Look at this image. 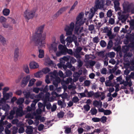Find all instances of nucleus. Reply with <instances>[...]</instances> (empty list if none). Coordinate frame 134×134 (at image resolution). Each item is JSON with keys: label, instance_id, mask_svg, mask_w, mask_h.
Segmentation results:
<instances>
[{"label": "nucleus", "instance_id": "a19ab883", "mask_svg": "<svg viewBox=\"0 0 134 134\" xmlns=\"http://www.w3.org/2000/svg\"><path fill=\"white\" fill-rule=\"evenodd\" d=\"M65 76L68 77L70 76L72 74V73L71 71L70 70H68L66 71L65 72Z\"/></svg>", "mask_w": 134, "mask_h": 134}, {"label": "nucleus", "instance_id": "c9c22d12", "mask_svg": "<svg viewBox=\"0 0 134 134\" xmlns=\"http://www.w3.org/2000/svg\"><path fill=\"white\" fill-rule=\"evenodd\" d=\"M64 113L63 111H61L58 113L57 114L58 117L59 118H63L64 115Z\"/></svg>", "mask_w": 134, "mask_h": 134}, {"label": "nucleus", "instance_id": "37998d69", "mask_svg": "<svg viewBox=\"0 0 134 134\" xmlns=\"http://www.w3.org/2000/svg\"><path fill=\"white\" fill-rule=\"evenodd\" d=\"M113 46V42L111 41H109L108 44L107 48L108 49L110 48Z\"/></svg>", "mask_w": 134, "mask_h": 134}, {"label": "nucleus", "instance_id": "f03ea898", "mask_svg": "<svg viewBox=\"0 0 134 134\" xmlns=\"http://www.w3.org/2000/svg\"><path fill=\"white\" fill-rule=\"evenodd\" d=\"M134 6V4L132 2H130L127 1H125L122 4L123 9V14L121 15L119 12L118 14L119 16L118 18L119 21L122 23H125L129 15V13L131 12V9Z\"/></svg>", "mask_w": 134, "mask_h": 134}, {"label": "nucleus", "instance_id": "6e6552de", "mask_svg": "<svg viewBox=\"0 0 134 134\" xmlns=\"http://www.w3.org/2000/svg\"><path fill=\"white\" fill-rule=\"evenodd\" d=\"M99 0H96L95 6L97 8L102 9L104 6L105 1L104 0H101L100 1Z\"/></svg>", "mask_w": 134, "mask_h": 134}, {"label": "nucleus", "instance_id": "7ed1b4c3", "mask_svg": "<svg viewBox=\"0 0 134 134\" xmlns=\"http://www.w3.org/2000/svg\"><path fill=\"white\" fill-rule=\"evenodd\" d=\"M84 14L82 13H80L76 18V21L75 23V33H77L79 30L80 26L83 25L84 23L85 19L83 20L82 19Z\"/></svg>", "mask_w": 134, "mask_h": 134}, {"label": "nucleus", "instance_id": "dca6fc26", "mask_svg": "<svg viewBox=\"0 0 134 134\" xmlns=\"http://www.w3.org/2000/svg\"><path fill=\"white\" fill-rule=\"evenodd\" d=\"M19 49L18 48H16L14 50V59L15 61L18 60L19 56Z\"/></svg>", "mask_w": 134, "mask_h": 134}, {"label": "nucleus", "instance_id": "2eb2a0df", "mask_svg": "<svg viewBox=\"0 0 134 134\" xmlns=\"http://www.w3.org/2000/svg\"><path fill=\"white\" fill-rule=\"evenodd\" d=\"M57 44L55 42H53L51 44L49 47L50 51L53 50L54 52H56L57 50Z\"/></svg>", "mask_w": 134, "mask_h": 134}, {"label": "nucleus", "instance_id": "393cba45", "mask_svg": "<svg viewBox=\"0 0 134 134\" xmlns=\"http://www.w3.org/2000/svg\"><path fill=\"white\" fill-rule=\"evenodd\" d=\"M3 26L5 28H8L9 29L11 30L12 29V27L10 26L9 24L6 23H3L2 24Z\"/></svg>", "mask_w": 134, "mask_h": 134}, {"label": "nucleus", "instance_id": "f257e3e1", "mask_svg": "<svg viewBox=\"0 0 134 134\" xmlns=\"http://www.w3.org/2000/svg\"><path fill=\"white\" fill-rule=\"evenodd\" d=\"M44 26V25H42L39 27L35 32L34 35L33 36V39L38 44L39 48H42L44 46V40L46 38V32H44L42 35L41 34Z\"/></svg>", "mask_w": 134, "mask_h": 134}, {"label": "nucleus", "instance_id": "338daca9", "mask_svg": "<svg viewBox=\"0 0 134 134\" xmlns=\"http://www.w3.org/2000/svg\"><path fill=\"white\" fill-rule=\"evenodd\" d=\"M65 41L67 42H69V43H71L72 41L71 38L70 37H68L65 39Z\"/></svg>", "mask_w": 134, "mask_h": 134}, {"label": "nucleus", "instance_id": "ea45409f", "mask_svg": "<svg viewBox=\"0 0 134 134\" xmlns=\"http://www.w3.org/2000/svg\"><path fill=\"white\" fill-rule=\"evenodd\" d=\"M115 53L113 52H109L108 54V57L111 58H114L115 57Z\"/></svg>", "mask_w": 134, "mask_h": 134}, {"label": "nucleus", "instance_id": "bf43d9fd", "mask_svg": "<svg viewBox=\"0 0 134 134\" xmlns=\"http://www.w3.org/2000/svg\"><path fill=\"white\" fill-rule=\"evenodd\" d=\"M107 71V70L106 68H104L102 69L101 70V72L103 74H106Z\"/></svg>", "mask_w": 134, "mask_h": 134}, {"label": "nucleus", "instance_id": "4d7b16f0", "mask_svg": "<svg viewBox=\"0 0 134 134\" xmlns=\"http://www.w3.org/2000/svg\"><path fill=\"white\" fill-rule=\"evenodd\" d=\"M44 125L42 124H40L38 127V130L39 131L42 130L44 128Z\"/></svg>", "mask_w": 134, "mask_h": 134}, {"label": "nucleus", "instance_id": "7c9ffc66", "mask_svg": "<svg viewBox=\"0 0 134 134\" xmlns=\"http://www.w3.org/2000/svg\"><path fill=\"white\" fill-rule=\"evenodd\" d=\"M36 81V80L35 79H32L30 81L28 86L29 87L32 86L34 84Z\"/></svg>", "mask_w": 134, "mask_h": 134}, {"label": "nucleus", "instance_id": "13d9d810", "mask_svg": "<svg viewBox=\"0 0 134 134\" xmlns=\"http://www.w3.org/2000/svg\"><path fill=\"white\" fill-rule=\"evenodd\" d=\"M6 20V19L3 16H1L0 18V22L1 23L5 22Z\"/></svg>", "mask_w": 134, "mask_h": 134}, {"label": "nucleus", "instance_id": "c85d7f7f", "mask_svg": "<svg viewBox=\"0 0 134 134\" xmlns=\"http://www.w3.org/2000/svg\"><path fill=\"white\" fill-rule=\"evenodd\" d=\"M3 15L5 16L8 15L10 13V10L8 9H5L3 10Z\"/></svg>", "mask_w": 134, "mask_h": 134}, {"label": "nucleus", "instance_id": "5701e85b", "mask_svg": "<svg viewBox=\"0 0 134 134\" xmlns=\"http://www.w3.org/2000/svg\"><path fill=\"white\" fill-rule=\"evenodd\" d=\"M68 8V7H63L60 8L58 12L59 14L60 15L64 12H65L67 9Z\"/></svg>", "mask_w": 134, "mask_h": 134}, {"label": "nucleus", "instance_id": "cd10ccee", "mask_svg": "<svg viewBox=\"0 0 134 134\" xmlns=\"http://www.w3.org/2000/svg\"><path fill=\"white\" fill-rule=\"evenodd\" d=\"M38 101V100L37 99H35L33 101L31 104V107L33 109L35 108V107L36 103Z\"/></svg>", "mask_w": 134, "mask_h": 134}, {"label": "nucleus", "instance_id": "de8ad7c7", "mask_svg": "<svg viewBox=\"0 0 134 134\" xmlns=\"http://www.w3.org/2000/svg\"><path fill=\"white\" fill-rule=\"evenodd\" d=\"M105 83L106 86H112V84L110 80L106 81Z\"/></svg>", "mask_w": 134, "mask_h": 134}, {"label": "nucleus", "instance_id": "5fc2aeb1", "mask_svg": "<svg viewBox=\"0 0 134 134\" xmlns=\"http://www.w3.org/2000/svg\"><path fill=\"white\" fill-rule=\"evenodd\" d=\"M70 59V62L71 63L74 64L76 62V60L73 57H71Z\"/></svg>", "mask_w": 134, "mask_h": 134}, {"label": "nucleus", "instance_id": "6e6d98bb", "mask_svg": "<svg viewBox=\"0 0 134 134\" xmlns=\"http://www.w3.org/2000/svg\"><path fill=\"white\" fill-rule=\"evenodd\" d=\"M53 121V120H52L51 121H47V124L48 126V127H49L52 126V123H51Z\"/></svg>", "mask_w": 134, "mask_h": 134}, {"label": "nucleus", "instance_id": "20e7f679", "mask_svg": "<svg viewBox=\"0 0 134 134\" xmlns=\"http://www.w3.org/2000/svg\"><path fill=\"white\" fill-rule=\"evenodd\" d=\"M35 12V10L34 9H27L24 13V16L25 19L28 20L34 17Z\"/></svg>", "mask_w": 134, "mask_h": 134}, {"label": "nucleus", "instance_id": "774afa93", "mask_svg": "<svg viewBox=\"0 0 134 134\" xmlns=\"http://www.w3.org/2000/svg\"><path fill=\"white\" fill-rule=\"evenodd\" d=\"M109 24L112 25L114 23L115 20L114 19L112 18H110L109 20Z\"/></svg>", "mask_w": 134, "mask_h": 134}, {"label": "nucleus", "instance_id": "69168bd1", "mask_svg": "<svg viewBox=\"0 0 134 134\" xmlns=\"http://www.w3.org/2000/svg\"><path fill=\"white\" fill-rule=\"evenodd\" d=\"M82 48L81 47H78L76 48L75 52L77 53L80 52L82 50Z\"/></svg>", "mask_w": 134, "mask_h": 134}, {"label": "nucleus", "instance_id": "bb28decb", "mask_svg": "<svg viewBox=\"0 0 134 134\" xmlns=\"http://www.w3.org/2000/svg\"><path fill=\"white\" fill-rule=\"evenodd\" d=\"M72 39L75 46L77 47H78L79 45V43L77 42V38L74 35H73Z\"/></svg>", "mask_w": 134, "mask_h": 134}, {"label": "nucleus", "instance_id": "aec40b11", "mask_svg": "<svg viewBox=\"0 0 134 134\" xmlns=\"http://www.w3.org/2000/svg\"><path fill=\"white\" fill-rule=\"evenodd\" d=\"M61 80L59 77H57L56 78L55 80L53 81V84L55 86V87L57 88L58 84L60 82Z\"/></svg>", "mask_w": 134, "mask_h": 134}, {"label": "nucleus", "instance_id": "1a4fd4ad", "mask_svg": "<svg viewBox=\"0 0 134 134\" xmlns=\"http://www.w3.org/2000/svg\"><path fill=\"white\" fill-rule=\"evenodd\" d=\"M30 79V77L29 75L24 77L21 82V86L23 87L27 85Z\"/></svg>", "mask_w": 134, "mask_h": 134}, {"label": "nucleus", "instance_id": "6ab92c4d", "mask_svg": "<svg viewBox=\"0 0 134 134\" xmlns=\"http://www.w3.org/2000/svg\"><path fill=\"white\" fill-rule=\"evenodd\" d=\"M13 95V93L11 92H10L9 93H5L3 94V98L6 101V100L9 99L10 97H11Z\"/></svg>", "mask_w": 134, "mask_h": 134}, {"label": "nucleus", "instance_id": "ddd939ff", "mask_svg": "<svg viewBox=\"0 0 134 134\" xmlns=\"http://www.w3.org/2000/svg\"><path fill=\"white\" fill-rule=\"evenodd\" d=\"M93 104L95 107L100 108L102 105V102L100 100H96L93 102Z\"/></svg>", "mask_w": 134, "mask_h": 134}, {"label": "nucleus", "instance_id": "603ef678", "mask_svg": "<svg viewBox=\"0 0 134 134\" xmlns=\"http://www.w3.org/2000/svg\"><path fill=\"white\" fill-rule=\"evenodd\" d=\"M104 113L105 115H109L111 114V112L110 110H105Z\"/></svg>", "mask_w": 134, "mask_h": 134}, {"label": "nucleus", "instance_id": "a18cd8bd", "mask_svg": "<svg viewBox=\"0 0 134 134\" xmlns=\"http://www.w3.org/2000/svg\"><path fill=\"white\" fill-rule=\"evenodd\" d=\"M73 76L77 79V80L78 79L79 77L80 76V75L77 72H75L73 75Z\"/></svg>", "mask_w": 134, "mask_h": 134}, {"label": "nucleus", "instance_id": "72a5a7b5", "mask_svg": "<svg viewBox=\"0 0 134 134\" xmlns=\"http://www.w3.org/2000/svg\"><path fill=\"white\" fill-rule=\"evenodd\" d=\"M97 110L95 108H92L90 110L91 114L92 115H96L97 113Z\"/></svg>", "mask_w": 134, "mask_h": 134}, {"label": "nucleus", "instance_id": "052dcab7", "mask_svg": "<svg viewBox=\"0 0 134 134\" xmlns=\"http://www.w3.org/2000/svg\"><path fill=\"white\" fill-rule=\"evenodd\" d=\"M94 26L93 24H91L88 26V30L90 31H92L94 29Z\"/></svg>", "mask_w": 134, "mask_h": 134}, {"label": "nucleus", "instance_id": "4468645a", "mask_svg": "<svg viewBox=\"0 0 134 134\" xmlns=\"http://www.w3.org/2000/svg\"><path fill=\"white\" fill-rule=\"evenodd\" d=\"M70 58V55H66L60 59V63H63V64H64L65 63V62H68Z\"/></svg>", "mask_w": 134, "mask_h": 134}, {"label": "nucleus", "instance_id": "f3484780", "mask_svg": "<svg viewBox=\"0 0 134 134\" xmlns=\"http://www.w3.org/2000/svg\"><path fill=\"white\" fill-rule=\"evenodd\" d=\"M30 66L31 69H34L38 68L39 65L36 62H32L30 63Z\"/></svg>", "mask_w": 134, "mask_h": 134}, {"label": "nucleus", "instance_id": "f704fd0d", "mask_svg": "<svg viewBox=\"0 0 134 134\" xmlns=\"http://www.w3.org/2000/svg\"><path fill=\"white\" fill-rule=\"evenodd\" d=\"M100 44L102 47H104L106 46L107 44L105 41L102 40L100 42Z\"/></svg>", "mask_w": 134, "mask_h": 134}, {"label": "nucleus", "instance_id": "b1692460", "mask_svg": "<svg viewBox=\"0 0 134 134\" xmlns=\"http://www.w3.org/2000/svg\"><path fill=\"white\" fill-rule=\"evenodd\" d=\"M24 99L23 98H20L18 99L17 102L16 103L20 105L19 107H21L22 103L24 102Z\"/></svg>", "mask_w": 134, "mask_h": 134}, {"label": "nucleus", "instance_id": "4c0bfd02", "mask_svg": "<svg viewBox=\"0 0 134 134\" xmlns=\"http://www.w3.org/2000/svg\"><path fill=\"white\" fill-rule=\"evenodd\" d=\"M79 100V99L76 96L74 97L72 99V101L73 103H76L78 102Z\"/></svg>", "mask_w": 134, "mask_h": 134}, {"label": "nucleus", "instance_id": "49530a36", "mask_svg": "<svg viewBox=\"0 0 134 134\" xmlns=\"http://www.w3.org/2000/svg\"><path fill=\"white\" fill-rule=\"evenodd\" d=\"M95 23L96 24V27L97 29H99L102 25L100 22L97 23L96 22H95Z\"/></svg>", "mask_w": 134, "mask_h": 134}, {"label": "nucleus", "instance_id": "39448f33", "mask_svg": "<svg viewBox=\"0 0 134 134\" xmlns=\"http://www.w3.org/2000/svg\"><path fill=\"white\" fill-rule=\"evenodd\" d=\"M50 96V94L49 92H47L44 96V94L42 92L39 93L37 97L42 99L43 101V103H46L47 102H49V101Z\"/></svg>", "mask_w": 134, "mask_h": 134}, {"label": "nucleus", "instance_id": "0e129e2a", "mask_svg": "<svg viewBox=\"0 0 134 134\" xmlns=\"http://www.w3.org/2000/svg\"><path fill=\"white\" fill-rule=\"evenodd\" d=\"M25 131L24 128L23 127H20L19 129V133H22Z\"/></svg>", "mask_w": 134, "mask_h": 134}, {"label": "nucleus", "instance_id": "423d86ee", "mask_svg": "<svg viewBox=\"0 0 134 134\" xmlns=\"http://www.w3.org/2000/svg\"><path fill=\"white\" fill-rule=\"evenodd\" d=\"M74 23L73 22H71L69 26L66 25L65 28V31L66 32V35H71L72 34V32L74 28Z\"/></svg>", "mask_w": 134, "mask_h": 134}, {"label": "nucleus", "instance_id": "c756f323", "mask_svg": "<svg viewBox=\"0 0 134 134\" xmlns=\"http://www.w3.org/2000/svg\"><path fill=\"white\" fill-rule=\"evenodd\" d=\"M123 84L125 86H127L128 85L129 87H130L132 85V82L131 81L128 82L125 81L124 82Z\"/></svg>", "mask_w": 134, "mask_h": 134}, {"label": "nucleus", "instance_id": "864d4df0", "mask_svg": "<svg viewBox=\"0 0 134 134\" xmlns=\"http://www.w3.org/2000/svg\"><path fill=\"white\" fill-rule=\"evenodd\" d=\"M83 108L85 111H87L90 110V107L88 105L86 104L83 106Z\"/></svg>", "mask_w": 134, "mask_h": 134}, {"label": "nucleus", "instance_id": "58836bf2", "mask_svg": "<svg viewBox=\"0 0 134 134\" xmlns=\"http://www.w3.org/2000/svg\"><path fill=\"white\" fill-rule=\"evenodd\" d=\"M18 128L17 127L14 126L12 129V132L13 134H16L17 132Z\"/></svg>", "mask_w": 134, "mask_h": 134}, {"label": "nucleus", "instance_id": "9d476101", "mask_svg": "<svg viewBox=\"0 0 134 134\" xmlns=\"http://www.w3.org/2000/svg\"><path fill=\"white\" fill-rule=\"evenodd\" d=\"M16 114L18 116H23V113L22 107L20 106L19 108H17L16 111Z\"/></svg>", "mask_w": 134, "mask_h": 134}, {"label": "nucleus", "instance_id": "8fccbe9b", "mask_svg": "<svg viewBox=\"0 0 134 134\" xmlns=\"http://www.w3.org/2000/svg\"><path fill=\"white\" fill-rule=\"evenodd\" d=\"M92 120L94 122H97L100 121V119L98 118L94 117L92 118Z\"/></svg>", "mask_w": 134, "mask_h": 134}, {"label": "nucleus", "instance_id": "473e14b6", "mask_svg": "<svg viewBox=\"0 0 134 134\" xmlns=\"http://www.w3.org/2000/svg\"><path fill=\"white\" fill-rule=\"evenodd\" d=\"M46 106V108L48 110L51 109V105L50 103L48 102H47L46 103H43Z\"/></svg>", "mask_w": 134, "mask_h": 134}, {"label": "nucleus", "instance_id": "a211bd4d", "mask_svg": "<svg viewBox=\"0 0 134 134\" xmlns=\"http://www.w3.org/2000/svg\"><path fill=\"white\" fill-rule=\"evenodd\" d=\"M26 129L25 131L27 134H32L33 131V128L31 126H26Z\"/></svg>", "mask_w": 134, "mask_h": 134}, {"label": "nucleus", "instance_id": "c03bdc74", "mask_svg": "<svg viewBox=\"0 0 134 134\" xmlns=\"http://www.w3.org/2000/svg\"><path fill=\"white\" fill-rule=\"evenodd\" d=\"M100 119V121L103 123L106 122L107 120V117L105 116H103Z\"/></svg>", "mask_w": 134, "mask_h": 134}, {"label": "nucleus", "instance_id": "79ce46f5", "mask_svg": "<svg viewBox=\"0 0 134 134\" xmlns=\"http://www.w3.org/2000/svg\"><path fill=\"white\" fill-rule=\"evenodd\" d=\"M50 71L49 69L47 67L43 69L42 70V71L44 74H46Z\"/></svg>", "mask_w": 134, "mask_h": 134}, {"label": "nucleus", "instance_id": "e433bc0d", "mask_svg": "<svg viewBox=\"0 0 134 134\" xmlns=\"http://www.w3.org/2000/svg\"><path fill=\"white\" fill-rule=\"evenodd\" d=\"M94 12H91V13L89 14L88 15V18L89 19H91L93 17L96 11V9H94Z\"/></svg>", "mask_w": 134, "mask_h": 134}, {"label": "nucleus", "instance_id": "680f3d73", "mask_svg": "<svg viewBox=\"0 0 134 134\" xmlns=\"http://www.w3.org/2000/svg\"><path fill=\"white\" fill-rule=\"evenodd\" d=\"M51 110L52 112L54 111L57 109V106L55 104H53V106L51 107Z\"/></svg>", "mask_w": 134, "mask_h": 134}, {"label": "nucleus", "instance_id": "9b49d317", "mask_svg": "<svg viewBox=\"0 0 134 134\" xmlns=\"http://www.w3.org/2000/svg\"><path fill=\"white\" fill-rule=\"evenodd\" d=\"M120 0H114L113 1L114 5V8L116 11H117L120 9V3L119 1Z\"/></svg>", "mask_w": 134, "mask_h": 134}, {"label": "nucleus", "instance_id": "0eeeda50", "mask_svg": "<svg viewBox=\"0 0 134 134\" xmlns=\"http://www.w3.org/2000/svg\"><path fill=\"white\" fill-rule=\"evenodd\" d=\"M5 100L3 98H2L0 100V107H2V109L5 111H8L10 107L7 104H6Z\"/></svg>", "mask_w": 134, "mask_h": 134}, {"label": "nucleus", "instance_id": "4be33fe9", "mask_svg": "<svg viewBox=\"0 0 134 134\" xmlns=\"http://www.w3.org/2000/svg\"><path fill=\"white\" fill-rule=\"evenodd\" d=\"M39 54L38 57L39 58H43L44 55V51L43 50L41 49H39L38 50Z\"/></svg>", "mask_w": 134, "mask_h": 134}, {"label": "nucleus", "instance_id": "a878e982", "mask_svg": "<svg viewBox=\"0 0 134 134\" xmlns=\"http://www.w3.org/2000/svg\"><path fill=\"white\" fill-rule=\"evenodd\" d=\"M23 69L24 70L26 73H29V69L28 66L27 64L24 65L23 66Z\"/></svg>", "mask_w": 134, "mask_h": 134}, {"label": "nucleus", "instance_id": "e2e57ef3", "mask_svg": "<svg viewBox=\"0 0 134 134\" xmlns=\"http://www.w3.org/2000/svg\"><path fill=\"white\" fill-rule=\"evenodd\" d=\"M77 62L78 63V66L79 67H81L83 64V63L80 59L78 60Z\"/></svg>", "mask_w": 134, "mask_h": 134}, {"label": "nucleus", "instance_id": "f8f14e48", "mask_svg": "<svg viewBox=\"0 0 134 134\" xmlns=\"http://www.w3.org/2000/svg\"><path fill=\"white\" fill-rule=\"evenodd\" d=\"M58 48L60 50H61L62 53L64 54L66 53V49H67L66 46L65 44L64 46L60 44L58 46Z\"/></svg>", "mask_w": 134, "mask_h": 134}, {"label": "nucleus", "instance_id": "3c124183", "mask_svg": "<svg viewBox=\"0 0 134 134\" xmlns=\"http://www.w3.org/2000/svg\"><path fill=\"white\" fill-rule=\"evenodd\" d=\"M93 42L94 43H97L99 42V38L98 36H96L93 38Z\"/></svg>", "mask_w": 134, "mask_h": 134}, {"label": "nucleus", "instance_id": "2f4dec72", "mask_svg": "<svg viewBox=\"0 0 134 134\" xmlns=\"http://www.w3.org/2000/svg\"><path fill=\"white\" fill-rule=\"evenodd\" d=\"M64 36L63 34H62L60 37V40L61 42L63 44H65V40H64Z\"/></svg>", "mask_w": 134, "mask_h": 134}, {"label": "nucleus", "instance_id": "09e8293b", "mask_svg": "<svg viewBox=\"0 0 134 134\" xmlns=\"http://www.w3.org/2000/svg\"><path fill=\"white\" fill-rule=\"evenodd\" d=\"M112 14V10L110 9L108 11L107 13V17H110L111 16Z\"/></svg>", "mask_w": 134, "mask_h": 134}, {"label": "nucleus", "instance_id": "412c9836", "mask_svg": "<svg viewBox=\"0 0 134 134\" xmlns=\"http://www.w3.org/2000/svg\"><path fill=\"white\" fill-rule=\"evenodd\" d=\"M64 129L65 130L64 132L66 134H69L71 132V128L68 126H64Z\"/></svg>", "mask_w": 134, "mask_h": 134}]
</instances>
